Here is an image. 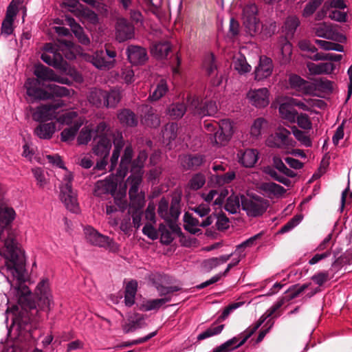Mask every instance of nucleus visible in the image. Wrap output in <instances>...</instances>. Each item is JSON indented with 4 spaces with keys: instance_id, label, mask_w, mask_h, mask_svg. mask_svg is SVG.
<instances>
[{
    "instance_id": "774afa93",
    "label": "nucleus",
    "mask_w": 352,
    "mask_h": 352,
    "mask_svg": "<svg viewBox=\"0 0 352 352\" xmlns=\"http://www.w3.org/2000/svg\"><path fill=\"white\" fill-rule=\"evenodd\" d=\"M315 43H316L321 49L324 50H333L336 52L344 51V47L342 45L336 43L315 39Z\"/></svg>"
},
{
    "instance_id": "4d7b16f0",
    "label": "nucleus",
    "mask_w": 352,
    "mask_h": 352,
    "mask_svg": "<svg viewBox=\"0 0 352 352\" xmlns=\"http://www.w3.org/2000/svg\"><path fill=\"white\" fill-rule=\"evenodd\" d=\"M94 133L92 125H86L80 130L77 138L78 144H87L91 140L92 133Z\"/></svg>"
},
{
    "instance_id": "338daca9",
    "label": "nucleus",
    "mask_w": 352,
    "mask_h": 352,
    "mask_svg": "<svg viewBox=\"0 0 352 352\" xmlns=\"http://www.w3.org/2000/svg\"><path fill=\"white\" fill-rule=\"evenodd\" d=\"M240 208V199L238 196L232 195H230L226 203L225 209L231 214L237 212Z\"/></svg>"
},
{
    "instance_id": "a19ab883",
    "label": "nucleus",
    "mask_w": 352,
    "mask_h": 352,
    "mask_svg": "<svg viewBox=\"0 0 352 352\" xmlns=\"http://www.w3.org/2000/svg\"><path fill=\"white\" fill-rule=\"evenodd\" d=\"M193 96H189L188 98V106L186 107L184 104L176 103L171 104L168 109V114L172 119H177L182 118L186 111L191 113V111L189 110V100H192Z\"/></svg>"
},
{
    "instance_id": "cd10ccee",
    "label": "nucleus",
    "mask_w": 352,
    "mask_h": 352,
    "mask_svg": "<svg viewBox=\"0 0 352 352\" xmlns=\"http://www.w3.org/2000/svg\"><path fill=\"white\" fill-rule=\"evenodd\" d=\"M239 163L246 168L253 167L258 159V152L256 149L240 150L237 153Z\"/></svg>"
},
{
    "instance_id": "4be33fe9",
    "label": "nucleus",
    "mask_w": 352,
    "mask_h": 352,
    "mask_svg": "<svg viewBox=\"0 0 352 352\" xmlns=\"http://www.w3.org/2000/svg\"><path fill=\"white\" fill-rule=\"evenodd\" d=\"M265 318L263 316L258 320V321L254 324L252 327H248L243 333L244 336L243 339L239 342V338L236 337H234L232 339L228 340L226 342H224V345L230 350H232L236 349L241 346H242L247 340L253 335L255 331L261 326V324L264 322Z\"/></svg>"
},
{
    "instance_id": "aec40b11",
    "label": "nucleus",
    "mask_w": 352,
    "mask_h": 352,
    "mask_svg": "<svg viewBox=\"0 0 352 352\" xmlns=\"http://www.w3.org/2000/svg\"><path fill=\"white\" fill-rule=\"evenodd\" d=\"M214 221L212 215L207 217L201 222L194 217L191 214L186 212L184 216V228L189 232L195 234L201 231L199 227H207L210 226Z\"/></svg>"
},
{
    "instance_id": "6e6552de",
    "label": "nucleus",
    "mask_w": 352,
    "mask_h": 352,
    "mask_svg": "<svg viewBox=\"0 0 352 352\" xmlns=\"http://www.w3.org/2000/svg\"><path fill=\"white\" fill-rule=\"evenodd\" d=\"M257 14L258 8L254 3L245 6L243 10V23L250 36H254L260 30V20Z\"/></svg>"
},
{
    "instance_id": "473e14b6",
    "label": "nucleus",
    "mask_w": 352,
    "mask_h": 352,
    "mask_svg": "<svg viewBox=\"0 0 352 352\" xmlns=\"http://www.w3.org/2000/svg\"><path fill=\"white\" fill-rule=\"evenodd\" d=\"M113 142L114 145V149L111 157V170H113L117 165L118 159L120 155V152L124 145L123 136L121 132L118 131L113 135Z\"/></svg>"
},
{
    "instance_id": "c85d7f7f",
    "label": "nucleus",
    "mask_w": 352,
    "mask_h": 352,
    "mask_svg": "<svg viewBox=\"0 0 352 352\" xmlns=\"http://www.w3.org/2000/svg\"><path fill=\"white\" fill-rule=\"evenodd\" d=\"M168 223V226L164 224H160L159 226L160 241L165 245H168L173 241L174 234L179 235L181 233V229L178 226L174 224L173 222Z\"/></svg>"
},
{
    "instance_id": "20e7f679",
    "label": "nucleus",
    "mask_w": 352,
    "mask_h": 352,
    "mask_svg": "<svg viewBox=\"0 0 352 352\" xmlns=\"http://www.w3.org/2000/svg\"><path fill=\"white\" fill-rule=\"evenodd\" d=\"M110 128L104 122H100L94 129V140H97L93 147V153L100 157L107 158L111 148V140L107 137Z\"/></svg>"
},
{
    "instance_id": "49530a36",
    "label": "nucleus",
    "mask_w": 352,
    "mask_h": 352,
    "mask_svg": "<svg viewBox=\"0 0 352 352\" xmlns=\"http://www.w3.org/2000/svg\"><path fill=\"white\" fill-rule=\"evenodd\" d=\"M232 256V254H230L222 255L219 257H212L206 259L203 262L204 267L206 270L210 271L217 266L226 263Z\"/></svg>"
},
{
    "instance_id": "864d4df0",
    "label": "nucleus",
    "mask_w": 352,
    "mask_h": 352,
    "mask_svg": "<svg viewBox=\"0 0 352 352\" xmlns=\"http://www.w3.org/2000/svg\"><path fill=\"white\" fill-rule=\"evenodd\" d=\"M267 127V121L263 118H258L254 121L250 128V134L254 138H258Z\"/></svg>"
},
{
    "instance_id": "4468645a",
    "label": "nucleus",
    "mask_w": 352,
    "mask_h": 352,
    "mask_svg": "<svg viewBox=\"0 0 352 352\" xmlns=\"http://www.w3.org/2000/svg\"><path fill=\"white\" fill-rule=\"evenodd\" d=\"M270 93L267 88L250 89L246 97L248 102L256 108H263L270 103Z\"/></svg>"
},
{
    "instance_id": "423d86ee",
    "label": "nucleus",
    "mask_w": 352,
    "mask_h": 352,
    "mask_svg": "<svg viewBox=\"0 0 352 352\" xmlns=\"http://www.w3.org/2000/svg\"><path fill=\"white\" fill-rule=\"evenodd\" d=\"M66 105L63 100H57L52 103L42 104L36 107L32 113V118L36 122H45L56 120L58 109Z\"/></svg>"
},
{
    "instance_id": "0e129e2a",
    "label": "nucleus",
    "mask_w": 352,
    "mask_h": 352,
    "mask_svg": "<svg viewBox=\"0 0 352 352\" xmlns=\"http://www.w3.org/2000/svg\"><path fill=\"white\" fill-rule=\"evenodd\" d=\"M236 174L234 171H229L223 175H214L212 177V180L218 186H223L230 183L234 179Z\"/></svg>"
},
{
    "instance_id": "9d476101",
    "label": "nucleus",
    "mask_w": 352,
    "mask_h": 352,
    "mask_svg": "<svg viewBox=\"0 0 352 352\" xmlns=\"http://www.w3.org/2000/svg\"><path fill=\"white\" fill-rule=\"evenodd\" d=\"M116 55V51L106 47L105 52L102 50L96 52L91 62L100 70H109L115 66Z\"/></svg>"
},
{
    "instance_id": "ea45409f",
    "label": "nucleus",
    "mask_w": 352,
    "mask_h": 352,
    "mask_svg": "<svg viewBox=\"0 0 352 352\" xmlns=\"http://www.w3.org/2000/svg\"><path fill=\"white\" fill-rule=\"evenodd\" d=\"M120 122L124 126H135L138 124V118L135 114L129 109H122L118 114Z\"/></svg>"
},
{
    "instance_id": "412c9836",
    "label": "nucleus",
    "mask_w": 352,
    "mask_h": 352,
    "mask_svg": "<svg viewBox=\"0 0 352 352\" xmlns=\"http://www.w3.org/2000/svg\"><path fill=\"white\" fill-rule=\"evenodd\" d=\"M273 69L272 60L266 56H261L258 64L254 72V80L261 81L269 78L272 75Z\"/></svg>"
},
{
    "instance_id": "6e6d98bb",
    "label": "nucleus",
    "mask_w": 352,
    "mask_h": 352,
    "mask_svg": "<svg viewBox=\"0 0 352 352\" xmlns=\"http://www.w3.org/2000/svg\"><path fill=\"white\" fill-rule=\"evenodd\" d=\"M120 100V92L117 90H111L109 92L104 91V105L107 107H114Z\"/></svg>"
},
{
    "instance_id": "7ed1b4c3",
    "label": "nucleus",
    "mask_w": 352,
    "mask_h": 352,
    "mask_svg": "<svg viewBox=\"0 0 352 352\" xmlns=\"http://www.w3.org/2000/svg\"><path fill=\"white\" fill-rule=\"evenodd\" d=\"M57 41L58 44L48 43L44 45L43 47V53L41 54V58L48 65L62 72H66L68 64L58 51H63V47L68 50H71L74 47V43L72 41L65 39H58Z\"/></svg>"
},
{
    "instance_id": "4c0bfd02",
    "label": "nucleus",
    "mask_w": 352,
    "mask_h": 352,
    "mask_svg": "<svg viewBox=\"0 0 352 352\" xmlns=\"http://www.w3.org/2000/svg\"><path fill=\"white\" fill-rule=\"evenodd\" d=\"M171 50V45L168 41L155 43L151 47V52L153 56L157 59L166 58Z\"/></svg>"
},
{
    "instance_id": "393cba45",
    "label": "nucleus",
    "mask_w": 352,
    "mask_h": 352,
    "mask_svg": "<svg viewBox=\"0 0 352 352\" xmlns=\"http://www.w3.org/2000/svg\"><path fill=\"white\" fill-rule=\"evenodd\" d=\"M290 87L305 95H313V87L310 81H307L297 74H290L288 78Z\"/></svg>"
},
{
    "instance_id": "6ab92c4d",
    "label": "nucleus",
    "mask_w": 352,
    "mask_h": 352,
    "mask_svg": "<svg viewBox=\"0 0 352 352\" xmlns=\"http://www.w3.org/2000/svg\"><path fill=\"white\" fill-rule=\"evenodd\" d=\"M314 32L317 36L326 39L340 42L345 40V37L342 34L337 32L334 27L330 23H318L314 28Z\"/></svg>"
},
{
    "instance_id": "2eb2a0df",
    "label": "nucleus",
    "mask_w": 352,
    "mask_h": 352,
    "mask_svg": "<svg viewBox=\"0 0 352 352\" xmlns=\"http://www.w3.org/2000/svg\"><path fill=\"white\" fill-rule=\"evenodd\" d=\"M118 179L116 176L110 175L105 179L98 181L94 186V195L102 198L105 195H112L117 188Z\"/></svg>"
},
{
    "instance_id": "680f3d73",
    "label": "nucleus",
    "mask_w": 352,
    "mask_h": 352,
    "mask_svg": "<svg viewBox=\"0 0 352 352\" xmlns=\"http://www.w3.org/2000/svg\"><path fill=\"white\" fill-rule=\"evenodd\" d=\"M177 124L176 123H168L165 125L162 130V138L164 141L170 142L177 137Z\"/></svg>"
},
{
    "instance_id": "f03ea898",
    "label": "nucleus",
    "mask_w": 352,
    "mask_h": 352,
    "mask_svg": "<svg viewBox=\"0 0 352 352\" xmlns=\"http://www.w3.org/2000/svg\"><path fill=\"white\" fill-rule=\"evenodd\" d=\"M145 152H141L135 162H133L131 166V175L127 179V182L130 184L129 195L130 197L131 208L138 207L143 208L144 205V195L139 192V186L142 183V170L143 163L146 158Z\"/></svg>"
},
{
    "instance_id": "dca6fc26",
    "label": "nucleus",
    "mask_w": 352,
    "mask_h": 352,
    "mask_svg": "<svg viewBox=\"0 0 352 352\" xmlns=\"http://www.w3.org/2000/svg\"><path fill=\"white\" fill-rule=\"evenodd\" d=\"M34 74L43 81H54L64 85L70 84V80L67 78L57 75L52 69L42 64L35 65Z\"/></svg>"
},
{
    "instance_id": "13d9d810",
    "label": "nucleus",
    "mask_w": 352,
    "mask_h": 352,
    "mask_svg": "<svg viewBox=\"0 0 352 352\" xmlns=\"http://www.w3.org/2000/svg\"><path fill=\"white\" fill-rule=\"evenodd\" d=\"M258 235H255L252 237H250L248 240L245 241L244 242H243L242 243L236 247V249L234 252L235 254H238V257H237V258L234 259L230 263L234 264V266L236 265L240 262L241 258L245 256V254L243 253V248L252 245L254 241L256 240V239L258 238Z\"/></svg>"
},
{
    "instance_id": "72a5a7b5",
    "label": "nucleus",
    "mask_w": 352,
    "mask_h": 352,
    "mask_svg": "<svg viewBox=\"0 0 352 352\" xmlns=\"http://www.w3.org/2000/svg\"><path fill=\"white\" fill-rule=\"evenodd\" d=\"M35 80L34 79H28L25 83V88L27 90V94L34 98L39 100H49L51 99V95L47 91L33 86L32 84L34 83Z\"/></svg>"
},
{
    "instance_id": "f704fd0d",
    "label": "nucleus",
    "mask_w": 352,
    "mask_h": 352,
    "mask_svg": "<svg viewBox=\"0 0 352 352\" xmlns=\"http://www.w3.org/2000/svg\"><path fill=\"white\" fill-rule=\"evenodd\" d=\"M307 67L311 74L320 75V74H329L335 69V65L332 63H307Z\"/></svg>"
},
{
    "instance_id": "603ef678",
    "label": "nucleus",
    "mask_w": 352,
    "mask_h": 352,
    "mask_svg": "<svg viewBox=\"0 0 352 352\" xmlns=\"http://www.w3.org/2000/svg\"><path fill=\"white\" fill-rule=\"evenodd\" d=\"M291 129L295 138L302 146L305 147H311L312 146V141L305 131L298 129L296 126H293Z\"/></svg>"
},
{
    "instance_id": "a211bd4d",
    "label": "nucleus",
    "mask_w": 352,
    "mask_h": 352,
    "mask_svg": "<svg viewBox=\"0 0 352 352\" xmlns=\"http://www.w3.org/2000/svg\"><path fill=\"white\" fill-rule=\"evenodd\" d=\"M116 38L120 43L135 37V28L126 19L119 18L116 23Z\"/></svg>"
},
{
    "instance_id": "f3484780",
    "label": "nucleus",
    "mask_w": 352,
    "mask_h": 352,
    "mask_svg": "<svg viewBox=\"0 0 352 352\" xmlns=\"http://www.w3.org/2000/svg\"><path fill=\"white\" fill-rule=\"evenodd\" d=\"M60 198L67 210L74 213L78 212L80 208L77 195L71 185H63L60 187Z\"/></svg>"
},
{
    "instance_id": "7c9ffc66",
    "label": "nucleus",
    "mask_w": 352,
    "mask_h": 352,
    "mask_svg": "<svg viewBox=\"0 0 352 352\" xmlns=\"http://www.w3.org/2000/svg\"><path fill=\"white\" fill-rule=\"evenodd\" d=\"M182 166L186 170L195 169L200 166L205 162L203 155H184L179 156Z\"/></svg>"
},
{
    "instance_id": "69168bd1",
    "label": "nucleus",
    "mask_w": 352,
    "mask_h": 352,
    "mask_svg": "<svg viewBox=\"0 0 352 352\" xmlns=\"http://www.w3.org/2000/svg\"><path fill=\"white\" fill-rule=\"evenodd\" d=\"M201 196L208 204L214 199V205L221 206L223 201V199L219 195L217 190H210L208 193H202Z\"/></svg>"
},
{
    "instance_id": "c9c22d12",
    "label": "nucleus",
    "mask_w": 352,
    "mask_h": 352,
    "mask_svg": "<svg viewBox=\"0 0 352 352\" xmlns=\"http://www.w3.org/2000/svg\"><path fill=\"white\" fill-rule=\"evenodd\" d=\"M85 118H79L76 120L72 126L65 129L60 133V140L63 142H69L73 140L79 130L84 124Z\"/></svg>"
},
{
    "instance_id": "e2e57ef3",
    "label": "nucleus",
    "mask_w": 352,
    "mask_h": 352,
    "mask_svg": "<svg viewBox=\"0 0 352 352\" xmlns=\"http://www.w3.org/2000/svg\"><path fill=\"white\" fill-rule=\"evenodd\" d=\"M313 87V95L316 94L318 90L320 91H331L333 89L332 83L330 80L326 79H315L311 82Z\"/></svg>"
},
{
    "instance_id": "79ce46f5",
    "label": "nucleus",
    "mask_w": 352,
    "mask_h": 352,
    "mask_svg": "<svg viewBox=\"0 0 352 352\" xmlns=\"http://www.w3.org/2000/svg\"><path fill=\"white\" fill-rule=\"evenodd\" d=\"M278 111L280 117L291 123L296 122L298 112L289 104V102L283 103L279 106Z\"/></svg>"
},
{
    "instance_id": "052dcab7",
    "label": "nucleus",
    "mask_w": 352,
    "mask_h": 352,
    "mask_svg": "<svg viewBox=\"0 0 352 352\" xmlns=\"http://www.w3.org/2000/svg\"><path fill=\"white\" fill-rule=\"evenodd\" d=\"M300 25V21L298 18L296 16H289L287 18L284 29L286 32L287 36H293L297 28Z\"/></svg>"
},
{
    "instance_id": "ddd939ff",
    "label": "nucleus",
    "mask_w": 352,
    "mask_h": 352,
    "mask_svg": "<svg viewBox=\"0 0 352 352\" xmlns=\"http://www.w3.org/2000/svg\"><path fill=\"white\" fill-rule=\"evenodd\" d=\"M190 104L188 109L191 113L200 117L206 116H214L218 111L217 104L214 101H208L203 103L199 98L193 96L192 100H189Z\"/></svg>"
},
{
    "instance_id": "bb28decb",
    "label": "nucleus",
    "mask_w": 352,
    "mask_h": 352,
    "mask_svg": "<svg viewBox=\"0 0 352 352\" xmlns=\"http://www.w3.org/2000/svg\"><path fill=\"white\" fill-rule=\"evenodd\" d=\"M127 57L133 65H141L147 60V53L144 48L137 45H129L126 49Z\"/></svg>"
},
{
    "instance_id": "1a4fd4ad",
    "label": "nucleus",
    "mask_w": 352,
    "mask_h": 352,
    "mask_svg": "<svg viewBox=\"0 0 352 352\" xmlns=\"http://www.w3.org/2000/svg\"><path fill=\"white\" fill-rule=\"evenodd\" d=\"M158 215L167 223H171L177 220L180 214L179 201L173 199L170 206L168 201L163 197L158 203Z\"/></svg>"
},
{
    "instance_id": "58836bf2",
    "label": "nucleus",
    "mask_w": 352,
    "mask_h": 352,
    "mask_svg": "<svg viewBox=\"0 0 352 352\" xmlns=\"http://www.w3.org/2000/svg\"><path fill=\"white\" fill-rule=\"evenodd\" d=\"M225 324L220 323L217 320L204 331L197 336V340L201 341L215 336L219 335L224 329Z\"/></svg>"
},
{
    "instance_id": "39448f33",
    "label": "nucleus",
    "mask_w": 352,
    "mask_h": 352,
    "mask_svg": "<svg viewBox=\"0 0 352 352\" xmlns=\"http://www.w3.org/2000/svg\"><path fill=\"white\" fill-rule=\"evenodd\" d=\"M266 144L272 148L289 149L296 146V141L291 137V131L284 127H278L268 136Z\"/></svg>"
},
{
    "instance_id": "8fccbe9b",
    "label": "nucleus",
    "mask_w": 352,
    "mask_h": 352,
    "mask_svg": "<svg viewBox=\"0 0 352 352\" xmlns=\"http://www.w3.org/2000/svg\"><path fill=\"white\" fill-rule=\"evenodd\" d=\"M49 90L50 91L51 98L53 96L56 97H72L74 91L73 89H67L65 87L58 86L56 85H50L48 87Z\"/></svg>"
},
{
    "instance_id": "e433bc0d",
    "label": "nucleus",
    "mask_w": 352,
    "mask_h": 352,
    "mask_svg": "<svg viewBox=\"0 0 352 352\" xmlns=\"http://www.w3.org/2000/svg\"><path fill=\"white\" fill-rule=\"evenodd\" d=\"M56 131V124L54 122L43 123L37 126L34 133L41 139L49 140L52 138Z\"/></svg>"
},
{
    "instance_id": "a18cd8bd",
    "label": "nucleus",
    "mask_w": 352,
    "mask_h": 352,
    "mask_svg": "<svg viewBox=\"0 0 352 352\" xmlns=\"http://www.w3.org/2000/svg\"><path fill=\"white\" fill-rule=\"evenodd\" d=\"M89 102L96 107H100L104 105V91L93 88L90 90L87 96Z\"/></svg>"
},
{
    "instance_id": "09e8293b",
    "label": "nucleus",
    "mask_w": 352,
    "mask_h": 352,
    "mask_svg": "<svg viewBox=\"0 0 352 352\" xmlns=\"http://www.w3.org/2000/svg\"><path fill=\"white\" fill-rule=\"evenodd\" d=\"M170 298H164L160 299L148 300L144 302L140 309L144 311L159 309L164 304L170 301Z\"/></svg>"
},
{
    "instance_id": "2f4dec72",
    "label": "nucleus",
    "mask_w": 352,
    "mask_h": 352,
    "mask_svg": "<svg viewBox=\"0 0 352 352\" xmlns=\"http://www.w3.org/2000/svg\"><path fill=\"white\" fill-rule=\"evenodd\" d=\"M132 157V147L131 145H128L124 149V155L121 158L120 164L116 174V177H119L120 179H122L126 175L129 166L131 162Z\"/></svg>"
},
{
    "instance_id": "c03bdc74",
    "label": "nucleus",
    "mask_w": 352,
    "mask_h": 352,
    "mask_svg": "<svg viewBox=\"0 0 352 352\" xmlns=\"http://www.w3.org/2000/svg\"><path fill=\"white\" fill-rule=\"evenodd\" d=\"M79 118L80 117H78V113L76 111H63L62 113H60V111H58L56 122L62 125H73L74 122Z\"/></svg>"
},
{
    "instance_id": "37998d69",
    "label": "nucleus",
    "mask_w": 352,
    "mask_h": 352,
    "mask_svg": "<svg viewBox=\"0 0 352 352\" xmlns=\"http://www.w3.org/2000/svg\"><path fill=\"white\" fill-rule=\"evenodd\" d=\"M138 289V282L132 280L129 281L125 287L124 303L126 306L131 307L135 303V297Z\"/></svg>"
},
{
    "instance_id": "f8f14e48",
    "label": "nucleus",
    "mask_w": 352,
    "mask_h": 352,
    "mask_svg": "<svg viewBox=\"0 0 352 352\" xmlns=\"http://www.w3.org/2000/svg\"><path fill=\"white\" fill-rule=\"evenodd\" d=\"M85 235L87 239L94 245L105 248L113 252L118 250V244L112 239L99 233L91 227L85 229Z\"/></svg>"
},
{
    "instance_id": "5701e85b",
    "label": "nucleus",
    "mask_w": 352,
    "mask_h": 352,
    "mask_svg": "<svg viewBox=\"0 0 352 352\" xmlns=\"http://www.w3.org/2000/svg\"><path fill=\"white\" fill-rule=\"evenodd\" d=\"M265 318L263 316L258 320V321L254 324L252 327H248L243 333L244 336L243 339L239 342V338L236 337H234L232 339L228 340L226 342H224V345L230 350H232L236 349L241 346H242L247 340L253 335L255 331L261 326V324L264 322Z\"/></svg>"
},
{
    "instance_id": "f257e3e1",
    "label": "nucleus",
    "mask_w": 352,
    "mask_h": 352,
    "mask_svg": "<svg viewBox=\"0 0 352 352\" xmlns=\"http://www.w3.org/2000/svg\"><path fill=\"white\" fill-rule=\"evenodd\" d=\"M18 301L25 310L29 309L31 317H15L14 322L20 325L25 324L31 321L38 322L46 318L54 303L53 296L48 278H42L37 284L33 295L25 281L16 283L14 287Z\"/></svg>"
},
{
    "instance_id": "de8ad7c7",
    "label": "nucleus",
    "mask_w": 352,
    "mask_h": 352,
    "mask_svg": "<svg viewBox=\"0 0 352 352\" xmlns=\"http://www.w3.org/2000/svg\"><path fill=\"white\" fill-rule=\"evenodd\" d=\"M168 85L165 79H161L157 84L154 90L150 94L149 99L152 101H157L162 98L168 91Z\"/></svg>"
},
{
    "instance_id": "c756f323",
    "label": "nucleus",
    "mask_w": 352,
    "mask_h": 352,
    "mask_svg": "<svg viewBox=\"0 0 352 352\" xmlns=\"http://www.w3.org/2000/svg\"><path fill=\"white\" fill-rule=\"evenodd\" d=\"M16 217L14 210L8 206L0 207V239L3 238L4 230L12 223Z\"/></svg>"
},
{
    "instance_id": "bf43d9fd",
    "label": "nucleus",
    "mask_w": 352,
    "mask_h": 352,
    "mask_svg": "<svg viewBox=\"0 0 352 352\" xmlns=\"http://www.w3.org/2000/svg\"><path fill=\"white\" fill-rule=\"evenodd\" d=\"M206 183V176L201 173L192 175L189 180L188 186L190 189L197 190L201 188Z\"/></svg>"
},
{
    "instance_id": "b1692460",
    "label": "nucleus",
    "mask_w": 352,
    "mask_h": 352,
    "mask_svg": "<svg viewBox=\"0 0 352 352\" xmlns=\"http://www.w3.org/2000/svg\"><path fill=\"white\" fill-rule=\"evenodd\" d=\"M7 237L3 240L6 249L5 256L8 260H14L19 258L20 250L18 247L14 232L7 229Z\"/></svg>"
},
{
    "instance_id": "5fc2aeb1",
    "label": "nucleus",
    "mask_w": 352,
    "mask_h": 352,
    "mask_svg": "<svg viewBox=\"0 0 352 352\" xmlns=\"http://www.w3.org/2000/svg\"><path fill=\"white\" fill-rule=\"evenodd\" d=\"M234 68L240 74H244L251 71L252 67L249 65L244 56L240 55L234 61Z\"/></svg>"
},
{
    "instance_id": "a878e982",
    "label": "nucleus",
    "mask_w": 352,
    "mask_h": 352,
    "mask_svg": "<svg viewBox=\"0 0 352 352\" xmlns=\"http://www.w3.org/2000/svg\"><path fill=\"white\" fill-rule=\"evenodd\" d=\"M6 269L7 272L12 276L13 280L16 282L25 281V270L19 258L14 260H8L6 263Z\"/></svg>"
},
{
    "instance_id": "9b49d317",
    "label": "nucleus",
    "mask_w": 352,
    "mask_h": 352,
    "mask_svg": "<svg viewBox=\"0 0 352 352\" xmlns=\"http://www.w3.org/2000/svg\"><path fill=\"white\" fill-rule=\"evenodd\" d=\"M219 130L214 134H211L210 141L213 145L224 146L230 140L233 128L231 122L228 119H223L218 122Z\"/></svg>"
},
{
    "instance_id": "0eeeda50",
    "label": "nucleus",
    "mask_w": 352,
    "mask_h": 352,
    "mask_svg": "<svg viewBox=\"0 0 352 352\" xmlns=\"http://www.w3.org/2000/svg\"><path fill=\"white\" fill-rule=\"evenodd\" d=\"M241 203L243 210L246 212L247 214L254 217L262 215L268 207V201L258 196H243Z\"/></svg>"
},
{
    "instance_id": "3c124183",
    "label": "nucleus",
    "mask_w": 352,
    "mask_h": 352,
    "mask_svg": "<svg viewBox=\"0 0 352 352\" xmlns=\"http://www.w3.org/2000/svg\"><path fill=\"white\" fill-rule=\"evenodd\" d=\"M142 122L146 126L157 128L160 124V118L157 114L154 113L153 109L150 108L146 114L142 119Z\"/></svg>"
}]
</instances>
